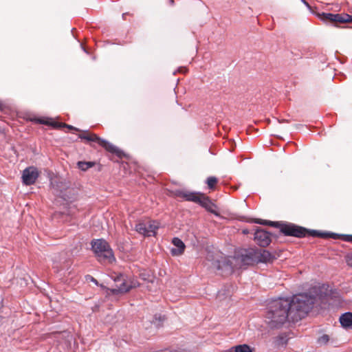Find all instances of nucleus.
I'll return each instance as SVG.
<instances>
[{
    "label": "nucleus",
    "instance_id": "1",
    "mask_svg": "<svg viewBox=\"0 0 352 352\" xmlns=\"http://www.w3.org/2000/svg\"><path fill=\"white\" fill-rule=\"evenodd\" d=\"M337 301L331 295L325 294L312 296L307 294H300L291 298H272L267 300L270 308H305L311 305L334 306Z\"/></svg>",
    "mask_w": 352,
    "mask_h": 352
},
{
    "label": "nucleus",
    "instance_id": "2",
    "mask_svg": "<svg viewBox=\"0 0 352 352\" xmlns=\"http://www.w3.org/2000/svg\"><path fill=\"white\" fill-rule=\"evenodd\" d=\"M312 309H268L265 322L271 329H279L289 320V316H298L300 319L309 314Z\"/></svg>",
    "mask_w": 352,
    "mask_h": 352
},
{
    "label": "nucleus",
    "instance_id": "3",
    "mask_svg": "<svg viewBox=\"0 0 352 352\" xmlns=\"http://www.w3.org/2000/svg\"><path fill=\"white\" fill-rule=\"evenodd\" d=\"M91 247L100 262L112 263L116 261L113 250L105 240H94L91 243Z\"/></svg>",
    "mask_w": 352,
    "mask_h": 352
},
{
    "label": "nucleus",
    "instance_id": "4",
    "mask_svg": "<svg viewBox=\"0 0 352 352\" xmlns=\"http://www.w3.org/2000/svg\"><path fill=\"white\" fill-rule=\"evenodd\" d=\"M206 258L210 263L208 265L217 270H221L226 273H231L233 271L231 259L234 260L235 258L226 257L221 252L217 251L208 252Z\"/></svg>",
    "mask_w": 352,
    "mask_h": 352
},
{
    "label": "nucleus",
    "instance_id": "5",
    "mask_svg": "<svg viewBox=\"0 0 352 352\" xmlns=\"http://www.w3.org/2000/svg\"><path fill=\"white\" fill-rule=\"evenodd\" d=\"M180 197L185 199L186 201H193L199 204L204 207L208 211L219 216V214L217 211V206L210 201V199L200 192H193L188 191H181L178 193Z\"/></svg>",
    "mask_w": 352,
    "mask_h": 352
},
{
    "label": "nucleus",
    "instance_id": "6",
    "mask_svg": "<svg viewBox=\"0 0 352 352\" xmlns=\"http://www.w3.org/2000/svg\"><path fill=\"white\" fill-rule=\"evenodd\" d=\"M116 287L111 289L112 294H123L129 292L131 289L136 287L139 283L136 279L134 278H124L122 275L118 276L116 280Z\"/></svg>",
    "mask_w": 352,
    "mask_h": 352
},
{
    "label": "nucleus",
    "instance_id": "7",
    "mask_svg": "<svg viewBox=\"0 0 352 352\" xmlns=\"http://www.w3.org/2000/svg\"><path fill=\"white\" fill-rule=\"evenodd\" d=\"M79 138L80 139H83L89 142H96L99 145L104 148L107 151L111 153H117V148L115 146H113L112 144L109 143L107 140L99 138L95 133L85 132L82 134H80Z\"/></svg>",
    "mask_w": 352,
    "mask_h": 352
},
{
    "label": "nucleus",
    "instance_id": "8",
    "mask_svg": "<svg viewBox=\"0 0 352 352\" xmlns=\"http://www.w3.org/2000/svg\"><path fill=\"white\" fill-rule=\"evenodd\" d=\"M281 232L285 235L302 237L309 232L306 229L295 225H284L281 228Z\"/></svg>",
    "mask_w": 352,
    "mask_h": 352
},
{
    "label": "nucleus",
    "instance_id": "9",
    "mask_svg": "<svg viewBox=\"0 0 352 352\" xmlns=\"http://www.w3.org/2000/svg\"><path fill=\"white\" fill-rule=\"evenodd\" d=\"M39 175V173L36 168L30 166L26 168L22 174V180L25 185H32L35 183Z\"/></svg>",
    "mask_w": 352,
    "mask_h": 352
},
{
    "label": "nucleus",
    "instance_id": "10",
    "mask_svg": "<svg viewBox=\"0 0 352 352\" xmlns=\"http://www.w3.org/2000/svg\"><path fill=\"white\" fill-rule=\"evenodd\" d=\"M258 249L250 248L244 250L241 254L240 259L243 265H251L257 263Z\"/></svg>",
    "mask_w": 352,
    "mask_h": 352
},
{
    "label": "nucleus",
    "instance_id": "11",
    "mask_svg": "<svg viewBox=\"0 0 352 352\" xmlns=\"http://www.w3.org/2000/svg\"><path fill=\"white\" fill-rule=\"evenodd\" d=\"M254 240L262 247L268 245L271 242L270 234L262 229H258L254 233Z\"/></svg>",
    "mask_w": 352,
    "mask_h": 352
},
{
    "label": "nucleus",
    "instance_id": "12",
    "mask_svg": "<svg viewBox=\"0 0 352 352\" xmlns=\"http://www.w3.org/2000/svg\"><path fill=\"white\" fill-rule=\"evenodd\" d=\"M173 244L177 248H173L171 250V254L173 256H179L183 254L185 249V245L183 243V241L179 239V238H174L173 239Z\"/></svg>",
    "mask_w": 352,
    "mask_h": 352
},
{
    "label": "nucleus",
    "instance_id": "13",
    "mask_svg": "<svg viewBox=\"0 0 352 352\" xmlns=\"http://www.w3.org/2000/svg\"><path fill=\"white\" fill-rule=\"evenodd\" d=\"M340 322L344 328L352 329V313L346 312L341 315L340 317Z\"/></svg>",
    "mask_w": 352,
    "mask_h": 352
},
{
    "label": "nucleus",
    "instance_id": "14",
    "mask_svg": "<svg viewBox=\"0 0 352 352\" xmlns=\"http://www.w3.org/2000/svg\"><path fill=\"white\" fill-rule=\"evenodd\" d=\"M257 256L258 257L257 259V263H267L270 262L273 259L272 254L270 252L263 249H258Z\"/></svg>",
    "mask_w": 352,
    "mask_h": 352
},
{
    "label": "nucleus",
    "instance_id": "15",
    "mask_svg": "<svg viewBox=\"0 0 352 352\" xmlns=\"http://www.w3.org/2000/svg\"><path fill=\"white\" fill-rule=\"evenodd\" d=\"M166 317L162 313L155 314L151 320V324L154 325L156 328L162 327L164 322L166 321Z\"/></svg>",
    "mask_w": 352,
    "mask_h": 352
},
{
    "label": "nucleus",
    "instance_id": "16",
    "mask_svg": "<svg viewBox=\"0 0 352 352\" xmlns=\"http://www.w3.org/2000/svg\"><path fill=\"white\" fill-rule=\"evenodd\" d=\"M226 352H253V349L248 344H239L231 347Z\"/></svg>",
    "mask_w": 352,
    "mask_h": 352
},
{
    "label": "nucleus",
    "instance_id": "17",
    "mask_svg": "<svg viewBox=\"0 0 352 352\" xmlns=\"http://www.w3.org/2000/svg\"><path fill=\"white\" fill-rule=\"evenodd\" d=\"M333 22L349 23L352 22V16L348 14H335Z\"/></svg>",
    "mask_w": 352,
    "mask_h": 352
},
{
    "label": "nucleus",
    "instance_id": "18",
    "mask_svg": "<svg viewBox=\"0 0 352 352\" xmlns=\"http://www.w3.org/2000/svg\"><path fill=\"white\" fill-rule=\"evenodd\" d=\"M65 262L66 260H63L60 256L56 255L53 258V268L58 272L64 268L63 265Z\"/></svg>",
    "mask_w": 352,
    "mask_h": 352
},
{
    "label": "nucleus",
    "instance_id": "19",
    "mask_svg": "<svg viewBox=\"0 0 352 352\" xmlns=\"http://www.w3.org/2000/svg\"><path fill=\"white\" fill-rule=\"evenodd\" d=\"M160 226V223L157 221H147V227H148V236L155 235L156 230Z\"/></svg>",
    "mask_w": 352,
    "mask_h": 352
},
{
    "label": "nucleus",
    "instance_id": "20",
    "mask_svg": "<svg viewBox=\"0 0 352 352\" xmlns=\"http://www.w3.org/2000/svg\"><path fill=\"white\" fill-rule=\"evenodd\" d=\"M135 230L138 233L148 236L147 222H140L138 223L135 226Z\"/></svg>",
    "mask_w": 352,
    "mask_h": 352
},
{
    "label": "nucleus",
    "instance_id": "21",
    "mask_svg": "<svg viewBox=\"0 0 352 352\" xmlns=\"http://www.w3.org/2000/svg\"><path fill=\"white\" fill-rule=\"evenodd\" d=\"M78 167L82 171H85L89 168L93 167L95 165V163L93 162H78Z\"/></svg>",
    "mask_w": 352,
    "mask_h": 352
},
{
    "label": "nucleus",
    "instance_id": "22",
    "mask_svg": "<svg viewBox=\"0 0 352 352\" xmlns=\"http://www.w3.org/2000/svg\"><path fill=\"white\" fill-rule=\"evenodd\" d=\"M331 340V336L327 334H323L318 338V344L320 346L327 345Z\"/></svg>",
    "mask_w": 352,
    "mask_h": 352
},
{
    "label": "nucleus",
    "instance_id": "23",
    "mask_svg": "<svg viewBox=\"0 0 352 352\" xmlns=\"http://www.w3.org/2000/svg\"><path fill=\"white\" fill-rule=\"evenodd\" d=\"M334 16H335V14L322 13L320 15V18L324 21H329L333 22V19L334 18Z\"/></svg>",
    "mask_w": 352,
    "mask_h": 352
},
{
    "label": "nucleus",
    "instance_id": "24",
    "mask_svg": "<svg viewBox=\"0 0 352 352\" xmlns=\"http://www.w3.org/2000/svg\"><path fill=\"white\" fill-rule=\"evenodd\" d=\"M217 182V179L214 177H210L207 179V184L210 188H212Z\"/></svg>",
    "mask_w": 352,
    "mask_h": 352
},
{
    "label": "nucleus",
    "instance_id": "25",
    "mask_svg": "<svg viewBox=\"0 0 352 352\" xmlns=\"http://www.w3.org/2000/svg\"><path fill=\"white\" fill-rule=\"evenodd\" d=\"M254 223H259V224H269L270 226H274L275 225V222H272V221H264V220H261V219H256L254 221Z\"/></svg>",
    "mask_w": 352,
    "mask_h": 352
},
{
    "label": "nucleus",
    "instance_id": "26",
    "mask_svg": "<svg viewBox=\"0 0 352 352\" xmlns=\"http://www.w3.org/2000/svg\"><path fill=\"white\" fill-rule=\"evenodd\" d=\"M328 344H330L332 346H338V341L336 338L331 337V340Z\"/></svg>",
    "mask_w": 352,
    "mask_h": 352
},
{
    "label": "nucleus",
    "instance_id": "27",
    "mask_svg": "<svg viewBox=\"0 0 352 352\" xmlns=\"http://www.w3.org/2000/svg\"><path fill=\"white\" fill-rule=\"evenodd\" d=\"M346 262L349 266L352 267V253L346 256Z\"/></svg>",
    "mask_w": 352,
    "mask_h": 352
},
{
    "label": "nucleus",
    "instance_id": "28",
    "mask_svg": "<svg viewBox=\"0 0 352 352\" xmlns=\"http://www.w3.org/2000/svg\"><path fill=\"white\" fill-rule=\"evenodd\" d=\"M311 234L312 236H324V235H326L325 234H320L317 231H315V230H312L311 232Z\"/></svg>",
    "mask_w": 352,
    "mask_h": 352
},
{
    "label": "nucleus",
    "instance_id": "29",
    "mask_svg": "<svg viewBox=\"0 0 352 352\" xmlns=\"http://www.w3.org/2000/svg\"><path fill=\"white\" fill-rule=\"evenodd\" d=\"M39 122L41 123H43V124H53V122H50V121H47V120H40Z\"/></svg>",
    "mask_w": 352,
    "mask_h": 352
},
{
    "label": "nucleus",
    "instance_id": "30",
    "mask_svg": "<svg viewBox=\"0 0 352 352\" xmlns=\"http://www.w3.org/2000/svg\"><path fill=\"white\" fill-rule=\"evenodd\" d=\"M65 126H67V128L70 129H75V130H78L77 129L73 127L71 125H67V124H64Z\"/></svg>",
    "mask_w": 352,
    "mask_h": 352
},
{
    "label": "nucleus",
    "instance_id": "31",
    "mask_svg": "<svg viewBox=\"0 0 352 352\" xmlns=\"http://www.w3.org/2000/svg\"><path fill=\"white\" fill-rule=\"evenodd\" d=\"M303 2H304V3H305V4L308 8H309V5L307 2H305V1H303Z\"/></svg>",
    "mask_w": 352,
    "mask_h": 352
},
{
    "label": "nucleus",
    "instance_id": "32",
    "mask_svg": "<svg viewBox=\"0 0 352 352\" xmlns=\"http://www.w3.org/2000/svg\"><path fill=\"white\" fill-rule=\"evenodd\" d=\"M295 321H298V319L297 318L296 319V318H293L292 319V322H295Z\"/></svg>",
    "mask_w": 352,
    "mask_h": 352
},
{
    "label": "nucleus",
    "instance_id": "33",
    "mask_svg": "<svg viewBox=\"0 0 352 352\" xmlns=\"http://www.w3.org/2000/svg\"><path fill=\"white\" fill-rule=\"evenodd\" d=\"M170 2L173 3V0H170Z\"/></svg>",
    "mask_w": 352,
    "mask_h": 352
}]
</instances>
